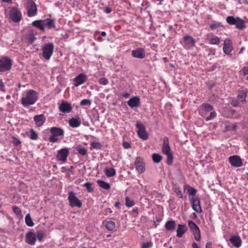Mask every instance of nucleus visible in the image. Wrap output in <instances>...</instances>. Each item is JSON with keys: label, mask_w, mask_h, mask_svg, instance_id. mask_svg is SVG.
Wrapping results in <instances>:
<instances>
[{"label": "nucleus", "mask_w": 248, "mask_h": 248, "mask_svg": "<svg viewBox=\"0 0 248 248\" xmlns=\"http://www.w3.org/2000/svg\"><path fill=\"white\" fill-rule=\"evenodd\" d=\"M49 131L51 135L48 138V140L52 143L57 142L60 140L59 137H61L62 138L64 135L63 130L59 127H52L50 128Z\"/></svg>", "instance_id": "obj_3"}, {"label": "nucleus", "mask_w": 248, "mask_h": 248, "mask_svg": "<svg viewBox=\"0 0 248 248\" xmlns=\"http://www.w3.org/2000/svg\"><path fill=\"white\" fill-rule=\"evenodd\" d=\"M36 234L32 232H29L26 234L25 241L29 245H33L36 241Z\"/></svg>", "instance_id": "obj_16"}, {"label": "nucleus", "mask_w": 248, "mask_h": 248, "mask_svg": "<svg viewBox=\"0 0 248 248\" xmlns=\"http://www.w3.org/2000/svg\"><path fill=\"white\" fill-rule=\"evenodd\" d=\"M87 80V76L83 73L80 74L73 79L74 86L78 87L85 82Z\"/></svg>", "instance_id": "obj_15"}, {"label": "nucleus", "mask_w": 248, "mask_h": 248, "mask_svg": "<svg viewBox=\"0 0 248 248\" xmlns=\"http://www.w3.org/2000/svg\"><path fill=\"white\" fill-rule=\"evenodd\" d=\"M97 183L98 185V186L106 190H108L110 188V186L109 183L105 182L103 180H97Z\"/></svg>", "instance_id": "obj_33"}, {"label": "nucleus", "mask_w": 248, "mask_h": 248, "mask_svg": "<svg viewBox=\"0 0 248 248\" xmlns=\"http://www.w3.org/2000/svg\"><path fill=\"white\" fill-rule=\"evenodd\" d=\"M175 192L176 193L177 196L179 198H183V193L180 188H175Z\"/></svg>", "instance_id": "obj_52"}, {"label": "nucleus", "mask_w": 248, "mask_h": 248, "mask_svg": "<svg viewBox=\"0 0 248 248\" xmlns=\"http://www.w3.org/2000/svg\"><path fill=\"white\" fill-rule=\"evenodd\" d=\"M28 16L32 17L37 14V7L35 2L32 0H27L26 3Z\"/></svg>", "instance_id": "obj_9"}, {"label": "nucleus", "mask_w": 248, "mask_h": 248, "mask_svg": "<svg viewBox=\"0 0 248 248\" xmlns=\"http://www.w3.org/2000/svg\"><path fill=\"white\" fill-rule=\"evenodd\" d=\"M247 95V93L246 91H241L240 92H239V93L238 94V98L241 102H245Z\"/></svg>", "instance_id": "obj_35"}, {"label": "nucleus", "mask_w": 248, "mask_h": 248, "mask_svg": "<svg viewBox=\"0 0 248 248\" xmlns=\"http://www.w3.org/2000/svg\"><path fill=\"white\" fill-rule=\"evenodd\" d=\"M191 231L194 235L195 240L196 241H200L201 240V233L199 228L198 227Z\"/></svg>", "instance_id": "obj_34"}, {"label": "nucleus", "mask_w": 248, "mask_h": 248, "mask_svg": "<svg viewBox=\"0 0 248 248\" xmlns=\"http://www.w3.org/2000/svg\"><path fill=\"white\" fill-rule=\"evenodd\" d=\"M167 156V163L169 165H171L172 164V161H173V155L171 153L165 154Z\"/></svg>", "instance_id": "obj_42"}, {"label": "nucleus", "mask_w": 248, "mask_h": 248, "mask_svg": "<svg viewBox=\"0 0 248 248\" xmlns=\"http://www.w3.org/2000/svg\"><path fill=\"white\" fill-rule=\"evenodd\" d=\"M209 43L213 45H218L220 43V39L217 36H214L210 39Z\"/></svg>", "instance_id": "obj_41"}, {"label": "nucleus", "mask_w": 248, "mask_h": 248, "mask_svg": "<svg viewBox=\"0 0 248 248\" xmlns=\"http://www.w3.org/2000/svg\"><path fill=\"white\" fill-rule=\"evenodd\" d=\"M198 111L199 115L206 121L214 119L217 115L213 106L207 103H203L200 105Z\"/></svg>", "instance_id": "obj_1"}, {"label": "nucleus", "mask_w": 248, "mask_h": 248, "mask_svg": "<svg viewBox=\"0 0 248 248\" xmlns=\"http://www.w3.org/2000/svg\"><path fill=\"white\" fill-rule=\"evenodd\" d=\"M60 110L63 113H69L72 110V107L70 104L65 101H62L59 107Z\"/></svg>", "instance_id": "obj_18"}, {"label": "nucleus", "mask_w": 248, "mask_h": 248, "mask_svg": "<svg viewBox=\"0 0 248 248\" xmlns=\"http://www.w3.org/2000/svg\"><path fill=\"white\" fill-rule=\"evenodd\" d=\"M13 143L15 146H18L21 143V141L17 138L14 137Z\"/></svg>", "instance_id": "obj_53"}, {"label": "nucleus", "mask_w": 248, "mask_h": 248, "mask_svg": "<svg viewBox=\"0 0 248 248\" xmlns=\"http://www.w3.org/2000/svg\"><path fill=\"white\" fill-rule=\"evenodd\" d=\"M205 248H212V243L210 242H207L206 244Z\"/></svg>", "instance_id": "obj_60"}, {"label": "nucleus", "mask_w": 248, "mask_h": 248, "mask_svg": "<svg viewBox=\"0 0 248 248\" xmlns=\"http://www.w3.org/2000/svg\"><path fill=\"white\" fill-rule=\"evenodd\" d=\"M136 126L138 128L137 133L139 137L143 140H147L148 139V134L145 126L140 122H137Z\"/></svg>", "instance_id": "obj_8"}, {"label": "nucleus", "mask_w": 248, "mask_h": 248, "mask_svg": "<svg viewBox=\"0 0 248 248\" xmlns=\"http://www.w3.org/2000/svg\"><path fill=\"white\" fill-rule=\"evenodd\" d=\"M190 202L192 205L193 210L197 213L202 212V210L200 205V202L198 198H192L190 199Z\"/></svg>", "instance_id": "obj_14"}, {"label": "nucleus", "mask_w": 248, "mask_h": 248, "mask_svg": "<svg viewBox=\"0 0 248 248\" xmlns=\"http://www.w3.org/2000/svg\"><path fill=\"white\" fill-rule=\"evenodd\" d=\"M76 150L81 155H85L87 154V150L85 148L81 146H78L76 147Z\"/></svg>", "instance_id": "obj_36"}, {"label": "nucleus", "mask_w": 248, "mask_h": 248, "mask_svg": "<svg viewBox=\"0 0 248 248\" xmlns=\"http://www.w3.org/2000/svg\"><path fill=\"white\" fill-rule=\"evenodd\" d=\"M132 56L133 57L142 59L145 57V52L142 48H138L132 51Z\"/></svg>", "instance_id": "obj_17"}, {"label": "nucleus", "mask_w": 248, "mask_h": 248, "mask_svg": "<svg viewBox=\"0 0 248 248\" xmlns=\"http://www.w3.org/2000/svg\"><path fill=\"white\" fill-rule=\"evenodd\" d=\"M218 26L217 24H214L210 25V28L212 30L217 29Z\"/></svg>", "instance_id": "obj_59"}, {"label": "nucleus", "mask_w": 248, "mask_h": 248, "mask_svg": "<svg viewBox=\"0 0 248 248\" xmlns=\"http://www.w3.org/2000/svg\"><path fill=\"white\" fill-rule=\"evenodd\" d=\"M68 200L69 205L72 207H77L80 208L82 206V203L80 201L76 196L75 193L73 191H70L68 193Z\"/></svg>", "instance_id": "obj_7"}, {"label": "nucleus", "mask_w": 248, "mask_h": 248, "mask_svg": "<svg viewBox=\"0 0 248 248\" xmlns=\"http://www.w3.org/2000/svg\"><path fill=\"white\" fill-rule=\"evenodd\" d=\"M4 87H5L4 84L3 82H2V80L0 79V90H1L2 92H5Z\"/></svg>", "instance_id": "obj_55"}, {"label": "nucleus", "mask_w": 248, "mask_h": 248, "mask_svg": "<svg viewBox=\"0 0 248 248\" xmlns=\"http://www.w3.org/2000/svg\"><path fill=\"white\" fill-rule=\"evenodd\" d=\"M103 223L108 231H112L115 228V223L112 221H104Z\"/></svg>", "instance_id": "obj_32"}, {"label": "nucleus", "mask_w": 248, "mask_h": 248, "mask_svg": "<svg viewBox=\"0 0 248 248\" xmlns=\"http://www.w3.org/2000/svg\"><path fill=\"white\" fill-rule=\"evenodd\" d=\"M184 41L185 44L188 47H191L195 46V40L191 36H185L184 37Z\"/></svg>", "instance_id": "obj_24"}, {"label": "nucleus", "mask_w": 248, "mask_h": 248, "mask_svg": "<svg viewBox=\"0 0 248 248\" xmlns=\"http://www.w3.org/2000/svg\"><path fill=\"white\" fill-rule=\"evenodd\" d=\"M38 99L37 93L32 90L27 91L26 95L21 98L22 104L27 107L34 104Z\"/></svg>", "instance_id": "obj_2"}, {"label": "nucleus", "mask_w": 248, "mask_h": 248, "mask_svg": "<svg viewBox=\"0 0 248 248\" xmlns=\"http://www.w3.org/2000/svg\"><path fill=\"white\" fill-rule=\"evenodd\" d=\"M44 26H46L48 29L55 28V21L54 19L47 18L44 20Z\"/></svg>", "instance_id": "obj_30"}, {"label": "nucleus", "mask_w": 248, "mask_h": 248, "mask_svg": "<svg viewBox=\"0 0 248 248\" xmlns=\"http://www.w3.org/2000/svg\"><path fill=\"white\" fill-rule=\"evenodd\" d=\"M89 192H92L93 191V188L92 187V184L89 182H87L83 185Z\"/></svg>", "instance_id": "obj_45"}, {"label": "nucleus", "mask_w": 248, "mask_h": 248, "mask_svg": "<svg viewBox=\"0 0 248 248\" xmlns=\"http://www.w3.org/2000/svg\"><path fill=\"white\" fill-rule=\"evenodd\" d=\"M188 226L190 229V230L192 231L193 230H194L195 228L198 227V226L192 220H189L188 221Z\"/></svg>", "instance_id": "obj_49"}, {"label": "nucleus", "mask_w": 248, "mask_h": 248, "mask_svg": "<svg viewBox=\"0 0 248 248\" xmlns=\"http://www.w3.org/2000/svg\"><path fill=\"white\" fill-rule=\"evenodd\" d=\"M197 192V190L195 188L188 187L187 189V192L189 195L194 196Z\"/></svg>", "instance_id": "obj_48"}, {"label": "nucleus", "mask_w": 248, "mask_h": 248, "mask_svg": "<svg viewBox=\"0 0 248 248\" xmlns=\"http://www.w3.org/2000/svg\"><path fill=\"white\" fill-rule=\"evenodd\" d=\"M35 234L36 238H37L39 241H41L44 236V232L42 231H37Z\"/></svg>", "instance_id": "obj_47"}, {"label": "nucleus", "mask_w": 248, "mask_h": 248, "mask_svg": "<svg viewBox=\"0 0 248 248\" xmlns=\"http://www.w3.org/2000/svg\"><path fill=\"white\" fill-rule=\"evenodd\" d=\"M131 215L134 217H136L138 215V208L137 207L134 208L131 212Z\"/></svg>", "instance_id": "obj_54"}, {"label": "nucleus", "mask_w": 248, "mask_h": 248, "mask_svg": "<svg viewBox=\"0 0 248 248\" xmlns=\"http://www.w3.org/2000/svg\"><path fill=\"white\" fill-rule=\"evenodd\" d=\"M29 137L32 140H36L38 138L37 133L32 129L30 130Z\"/></svg>", "instance_id": "obj_39"}, {"label": "nucleus", "mask_w": 248, "mask_h": 248, "mask_svg": "<svg viewBox=\"0 0 248 248\" xmlns=\"http://www.w3.org/2000/svg\"><path fill=\"white\" fill-rule=\"evenodd\" d=\"M104 172L108 177H111L116 174V170L112 168H106L104 170Z\"/></svg>", "instance_id": "obj_31"}, {"label": "nucleus", "mask_w": 248, "mask_h": 248, "mask_svg": "<svg viewBox=\"0 0 248 248\" xmlns=\"http://www.w3.org/2000/svg\"><path fill=\"white\" fill-rule=\"evenodd\" d=\"M9 16L12 21L19 23L22 19V14L20 11L17 8L13 7L9 12Z\"/></svg>", "instance_id": "obj_6"}, {"label": "nucleus", "mask_w": 248, "mask_h": 248, "mask_svg": "<svg viewBox=\"0 0 248 248\" xmlns=\"http://www.w3.org/2000/svg\"><path fill=\"white\" fill-rule=\"evenodd\" d=\"M105 214L107 215L108 212L109 213H111L112 212V210H111L110 208H107L105 210Z\"/></svg>", "instance_id": "obj_61"}, {"label": "nucleus", "mask_w": 248, "mask_h": 248, "mask_svg": "<svg viewBox=\"0 0 248 248\" xmlns=\"http://www.w3.org/2000/svg\"><path fill=\"white\" fill-rule=\"evenodd\" d=\"M12 67V61L8 58H4L0 60V72L9 71Z\"/></svg>", "instance_id": "obj_10"}, {"label": "nucleus", "mask_w": 248, "mask_h": 248, "mask_svg": "<svg viewBox=\"0 0 248 248\" xmlns=\"http://www.w3.org/2000/svg\"><path fill=\"white\" fill-rule=\"evenodd\" d=\"M135 204V202L130 200L128 197L125 198V205L127 207H130L133 206Z\"/></svg>", "instance_id": "obj_43"}, {"label": "nucleus", "mask_w": 248, "mask_h": 248, "mask_svg": "<svg viewBox=\"0 0 248 248\" xmlns=\"http://www.w3.org/2000/svg\"><path fill=\"white\" fill-rule=\"evenodd\" d=\"M226 21L230 25H235V27L239 30H242L246 27L245 21L238 17L229 16L226 18Z\"/></svg>", "instance_id": "obj_4"}, {"label": "nucleus", "mask_w": 248, "mask_h": 248, "mask_svg": "<svg viewBox=\"0 0 248 248\" xmlns=\"http://www.w3.org/2000/svg\"><path fill=\"white\" fill-rule=\"evenodd\" d=\"M229 161L231 165L234 167H239L242 166V160L240 157L237 155L231 156L229 157Z\"/></svg>", "instance_id": "obj_11"}, {"label": "nucleus", "mask_w": 248, "mask_h": 248, "mask_svg": "<svg viewBox=\"0 0 248 248\" xmlns=\"http://www.w3.org/2000/svg\"><path fill=\"white\" fill-rule=\"evenodd\" d=\"M98 82L101 85H106L108 83V81L106 78H100L98 80Z\"/></svg>", "instance_id": "obj_50"}, {"label": "nucleus", "mask_w": 248, "mask_h": 248, "mask_svg": "<svg viewBox=\"0 0 248 248\" xmlns=\"http://www.w3.org/2000/svg\"><path fill=\"white\" fill-rule=\"evenodd\" d=\"M223 50L224 52L227 54H229L231 52L232 50V47L231 46V41L230 39H226L224 40Z\"/></svg>", "instance_id": "obj_22"}, {"label": "nucleus", "mask_w": 248, "mask_h": 248, "mask_svg": "<svg viewBox=\"0 0 248 248\" xmlns=\"http://www.w3.org/2000/svg\"><path fill=\"white\" fill-rule=\"evenodd\" d=\"M231 243L236 248H239L242 244L240 237L238 236H232L230 239Z\"/></svg>", "instance_id": "obj_23"}, {"label": "nucleus", "mask_w": 248, "mask_h": 248, "mask_svg": "<svg viewBox=\"0 0 248 248\" xmlns=\"http://www.w3.org/2000/svg\"><path fill=\"white\" fill-rule=\"evenodd\" d=\"M129 96V94L128 93H124L123 94V96L124 98H127Z\"/></svg>", "instance_id": "obj_63"}, {"label": "nucleus", "mask_w": 248, "mask_h": 248, "mask_svg": "<svg viewBox=\"0 0 248 248\" xmlns=\"http://www.w3.org/2000/svg\"><path fill=\"white\" fill-rule=\"evenodd\" d=\"M186 231L187 227L186 225L179 224L177 229V236L179 238H181Z\"/></svg>", "instance_id": "obj_25"}, {"label": "nucleus", "mask_w": 248, "mask_h": 248, "mask_svg": "<svg viewBox=\"0 0 248 248\" xmlns=\"http://www.w3.org/2000/svg\"><path fill=\"white\" fill-rule=\"evenodd\" d=\"M13 211L15 213L18 217H22V213L20 209L16 206L13 207Z\"/></svg>", "instance_id": "obj_40"}, {"label": "nucleus", "mask_w": 248, "mask_h": 248, "mask_svg": "<svg viewBox=\"0 0 248 248\" xmlns=\"http://www.w3.org/2000/svg\"><path fill=\"white\" fill-rule=\"evenodd\" d=\"M34 121L37 126L40 127L43 125L46 121V117L43 114L40 115H35L33 117Z\"/></svg>", "instance_id": "obj_19"}, {"label": "nucleus", "mask_w": 248, "mask_h": 248, "mask_svg": "<svg viewBox=\"0 0 248 248\" xmlns=\"http://www.w3.org/2000/svg\"><path fill=\"white\" fill-rule=\"evenodd\" d=\"M42 56L46 60L50 59L54 50V44L52 43L45 44L42 47Z\"/></svg>", "instance_id": "obj_5"}, {"label": "nucleus", "mask_w": 248, "mask_h": 248, "mask_svg": "<svg viewBox=\"0 0 248 248\" xmlns=\"http://www.w3.org/2000/svg\"><path fill=\"white\" fill-rule=\"evenodd\" d=\"M123 145L124 148L128 149L130 148V144L127 142H124L123 143Z\"/></svg>", "instance_id": "obj_57"}, {"label": "nucleus", "mask_w": 248, "mask_h": 248, "mask_svg": "<svg viewBox=\"0 0 248 248\" xmlns=\"http://www.w3.org/2000/svg\"><path fill=\"white\" fill-rule=\"evenodd\" d=\"M8 106V111H11V109H12V104H10V103H8L7 104Z\"/></svg>", "instance_id": "obj_64"}, {"label": "nucleus", "mask_w": 248, "mask_h": 248, "mask_svg": "<svg viewBox=\"0 0 248 248\" xmlns=\"http://www.w3.org/2000/svg\"><path fill=\"white\" fill-rule=\"evenodd\" d=\"M162 157L158 154L154 153L152 155V159L156 163H158L162 160Z\"/></svg>", "instance_id": "obj_38"}, {"label": "nucleus", "mask_w": 248, "mask_h": 248, "mask_svg": "<svg viewBox=\"0 0 248 248\" xmlns=\"http://www.w3.org/2000/svg\"><path fill=\"white\" fill-rule=\"evenodd\" d=\"M91 147L93 149H100L101 148V144L98 142H92L91 143Z\"/></svg>", "instance_id": "obj_44"}, {"label": "nucleus", "mask_w": 248, "mask_h": 248, "mask_svg": "<svg viewBox=\"0 0 248 248\" xmlns=\"http://www.w3.org/2000/svg\"><path fill=\"white\" fill-rule=\"evenodd\" d=\"M111 11V8L109 7H106L104 9V11L107 14L110 13Z\"/></svg>", "instance_id": "obj_58"}, {"label": "nucleus", "mask_w": 248, "mask_h": 248, "mask_svg": "<svg viewBox=\"0 0 248 248\" xmlns=\"http://www.w3.org/2000/svg\"><path fill=\"white\" fill-rule=\"evenodd\" d=\"M176 226V225L175 221L169 220L166 223L165 228L167 231H172L174 230Z\"/></svg>", "instance_id": "obj_28"}, {"label": "nucleus", "mask_w": 248, "mask_h": 248, "mask_svg": "<svg viewBox=\"0 0 248 248\" xmlns=\"http://www.w3.org/2000/svg\"><path fill=\"white\" fill-rule=\"evenodd\" d=\"M121 203L119 202H117L115 203V206L117 208H120Z\"/></svg>", "instance_id": "obj_62"}, {"label": "nucleus", "mask_w": 248, "mask_h": 248, "mask_svg": "<svg viewBox=\"0 0 248 248\" xmlns=\"http://www.w3.org/2000/svg\"><path fill=\"white\" fill-rule=\"evenodd\" d=\"M135 165L137 170L140 173H143L145 170V165L143 159L140 157H137L135 161Z\"/></svg>", "instance_id": "obj_12"}, {"label": "nucleus", "mask_w": 248, "mask_h": 248, "mask_svg": "<svg viewBox=\"0 0 248 248\" xmlns=\"http://www.w3.org/2000/svg\"><path fill=\"white\" fill-rule=\"evenodd\" d=\"M152 246V243L151 242H144L142 244L141 248H149L151 247Z\"/></svg>", "instance_id": "obj_51"}, {"label": "nucleus", "mask_w": 248, "mask_h": 248, "mask_svg": "<svg viewBox=\"0 0 248 248\" xmlns=\"http://www.w3.org/2000/svg\"><path fill=\"white\" fill-rule=\"evenodd\" d=\"M44 20H35L32 23V26L39 29L42 31H45Z\"/></svg>", "instance_id": "obj_29"}, {"label": "nucleus", "mask_w": 248, "mask_h": 248, "mask_svg": "<svg viewBox=\"0 0 248 248\" xmlns=\"http://www.w3.org/2000/svg\"><path fill=\"white\" fill-rule=\"evenodd\" d=\"M25 222L27 226L32 227L34 225V223L31 217L30 214H28L25 217Z\"/></svg>", "instance_id": "obj_37"}, {"label": "nucleus", "mask_w": 248, "mask_h": 248, "mask_svg": "<svg viewBox=\"0 0 248 248\" xmlns=\"http://www.w3.org/2000/svg\"><path fill=\"white\" fill-rule=\"evenodd\" d=\"M162 152L164 154L171 153L170 148L169 145V139L167 137H165L163 138Z\"/></svg>", "instance_id": "obj_20"}, {"label": "nucleus", "mask_w": 248, "mask_h": 248, "mask_svg": "<svg viewBox=\"0 0 248 248\" xmlns=\"http://www.w3.org/2000/svg\"><path fill=\"white\" fill-rule=\"evenodd\" d=\"M69 155V150L68 148L62 149L58 151L57 158L58 160L65 162Z\"/></svg>", "instance_id": "obj_13"}, {"label": "nucleus", "mask_w": 248, "mask_h": 248, "mask_svg": "<svg viewBox=\"0 0 248 248\" xmlns=\"http://www.w3.org/2000/svg\"><path fill=\"white\" fill-rule=\"evenodd\" d=\"M127 105L132 108L138 107L140 105V99L139 97L135 96L131 98L127 101Z\"/></svg>", "instance_id": "obj_21"}, {"label": "nucleus", "mask_w": 248, "mask_h": 248, "mask_svg": "<svg viewBox=\"0 0 248 248\" xmlns=\"http://www.w3.org/2000/svg\"><path fill=\"white\" fill-rule=\"evenodd\" d=\"M26 39L30 44H32L35 39V34L33 30H30L26 34Z\"/></svg>", "instance_id": "obj_27"}, {"label": "nucleus", "mask_w": 248, "mask_h": 248, "mask_svg": "<svg viewBox=\"0 0 248 248\" xmlns=\"http://www.w3.org/2000/svg\"><path fill=\"white\" fill-rule=\"evenodd\" d=\"M91 104V101L89 99H84L80 101L81 106H90Z\"/></svg>", "instance_id": "obj_46"}, {"label": "nucleus", "mask_w": 248, "mask_h": 248, "mask_svg": "<svg viewBox=\"0 0 248 248\" xmlns=\"http://www.w3.org/2000/svg\"><path fill=\"white\" fill-rule=\"evenodd\" d=\"M244 75H248V66H244L242 69Z\"/></svg>", "instance_id": "obj_56"}, {"label": "nucleus", "mask_w": 248, "mask_h": 248, "mask_svg": "<svg viewBox=\"0 0 248 248\" xmlns=\"http://www.w3.org/2000/svg\"><path fill=\"white\" fill-rule=\"evenodd\" d=\"M69 124L72 127H77L80 125L81 121L79 117L72 118L69 120Z\"/></svg>", "instance_id": "obj_26"}]
</instances>
